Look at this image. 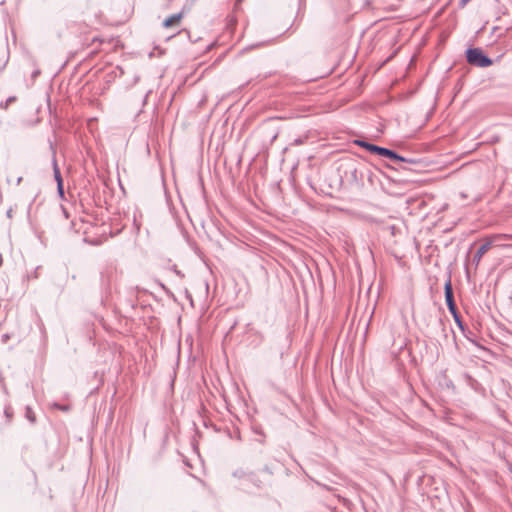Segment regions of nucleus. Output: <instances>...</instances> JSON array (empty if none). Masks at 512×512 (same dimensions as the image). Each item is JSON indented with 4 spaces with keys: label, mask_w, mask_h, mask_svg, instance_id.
I'll return each mask as SVG.
<instances>
[{
    "label": "nucleus",
    "mask_w": 512,
    "mask_h": 512,
    "mask_svg": "<svg viewBox=\"0 0 512 512\" xmlns=\"http://www.w3.org/2000/svg\"><path fill=\"white\" fill-rule=\"evenodd\" d=\"M368 147H369L370 153L377 154L381 157L388 158V159L394 161L398 165V168H401V169L407 168L405 166V164H412L415 162L413 159L404 158L403 156L397 154L395 151L385 148V147H380L375 144H374V146H368Z\"/></svg>",
    "instance_id": "nucleus-1"
},
{
    "label": "nucleus",
    "mask_w": 512,
    "mask_h": 512,
    "mask_svg": "<svg viewBox=\"0 0 512 512\" xmlns=\"http://www.w3.org/2000/svg\"><path fill=\"white\" fill-rule=\"evenodd\" d=\"M466 59L469 64L481 68H486L493 64L492 60L480 48H468L466 50Z\"/></svg>",
    "instance_id": "nucleus-2"
},
{
    "label": "nucleus",
    "mask_w": 512,
    "mask_h": 512,
    "mask_svg": "<svg viewBox=\"0 0 512 512\" xmlns=\"http://www.w3.org/2000/svg\"><path fill=\"white\" fill-rule=\"evenodd\" d=\"M444 293H445V300L448 307L449 312L452 314L456 324L463 329V323L461 320V317L458 313L455 301H454V295H453V289L451 284V279L449 278L445 285H444Z\"/></svg>",
    "instance_id": "nucleus-3"
},
{
    "label": "nucleus",
    "mask_w": 512,
    "mask_h": 512,
    "mask_svg": "<svg viewBox=\"0 0 512 512\" xmlns=\"http://www.w3.org/2000/svg\"><path fill=\"white\" fill-rule=\"evenodd\" d=\"M499 238V236H493L491 238H488L485 243H483L476 253L472 257V264H474L476 267L479 265L482 257L484 254L492 247L493 242L495 239Z\"/></svg>",
    "instance_id": "nucleus-4"
},
{
    "label": "nucleus",
    "mask_w": 512,
    "mask_h": 512,
    "mask_svg": "<svg viewBox=\"0 0 512 512\" xmlns=\"http://www.w3.org/2000/svg\"><path fill=\"white\" fill-rule=\"evenodd\" d=\"M181 18H182V14L181 13L173 14L170 17H168L167 19L164 20L163 25L166 28L172 27L175 24H177L180 21Z\"/></svg>",
    "instance_id": "nucleus-5"
},
{
    "label": "nucleus",
    "mask_w": 512,
    "mask_h": 512,
    "mask_svg": "<svg viewBox=\"0 0 512 512\" xmlns=\"http://www.w3.org/2000/svg\"><path fill=\"white\" fill-rule=\"evenodd\" d=\"M53 172H54V178L57 183H60V181H63L61 173H60V169L57 165V161L55 158L53 159Z\"/></svg>",
    "instance_id": "nucleus-6"
},
{
    "label": "nucleus",
    "mask_w": 512,
    "mask_h": 512,
    "mask_svg": "<svg viewBox=\"0 0 512 512\" xmlns=\"http://www.w3.org/2000/svg\"><path fill=\"white\" fill-rule=\"evenodd\" d=\"M356 143H357L360 147H362V148L366 149L367 151H369V147H368V146H374V144L369 143V142H367V141H363V140H357V141H356Z\"/></svg>",
    "instance_id": "nucleus-7"
},
{
    "label": "nucleus",
    "mask_w": 512,
    "mask_h": 512,
    "mask_svg": "<svg viewBox=\"0 0 512 512\" xmlns=\"http://www.w3.org/2000/svg\"><path fill=\"white\" fill-rule=\"evenodd\" d=\"M26 417L32 422H35V415L30 407L26 408Z\"/></svg>",
    "instance_id": "nucleus-8"
},
{
    "label": "nucleus",
    "mask_w": 512,
    "mask_h": 512,
    "mask_svg": "<svg viewBox=\"0 0 512 512\" xmlns=\"http://www.w3.org/2000/svg\"><path fill=\"white\" fill-rule=\"evenodd\" d=\"M54 407L59 409V410H62V411H68L69 410V407L67 405H61V404H58V403H54Z\"/></svg>",
    "instance_id": "nucleus-9"
},
{
    "label": "nucleus",
    "mask_w": 512,
    "mask_h": 512,
    "mask_svg": "<svg viewBox=\"0 0 512 512\" xmlns=\"http://www.w3.org/2000/svg\"><path fill=\"white\" fill-rule=\"evenodd\" d=\"M38 270H39V267H37L33 272H31L30 274H28V279H31V278H38Z\"/></svg>",
    "instance_id": "nucleus-10"
},
{
    "label": "nucleus",
    "mask_w": 512,
    "mask_h": 512,
    "mask_svg": "<svg viewBox=\"0 0 512 512\" xmlns=\"http://www.w3.org/2000/svg\"><path fill=\"white\" fill-rule=\"evenodd\" d=\"M57 189H58V192L61 196H63L64 194V190H63V181H60V183H57Z\"/></svg>",
    "instance_id": "nucleus-11"
},
{
    "label": "nucleus",
    "mask_w": 512,
    "mask_h": 512,
    "mask_svg": "<svg viewBox=\"0 0 512 512\" xmlns=\"http://www.w3.org/2000/svg\"><path fill=\"white\" fill-rule=\"evenodd\" d=\"M466 378L468 380L469 385L474 388V385L476 384V380H474L471 376L466 375Z\"/></svg>",
    "instance_id": "nucleus-12"
},
{
    "label": "nucleus",
    "mask_w": 512,
    "mask_h": 512,
    "mask_svg": "<svg viewBox=\"0 0 512 512\" xmlns=\"http://www.w3.org/2000/svg\"><path fill=\"white\" fill-rule=\"evenodd\" d=\"M40 75V70L36 69L32 72L31 77L35 80Z\"/></svg>",
    "instance_id": "nucleus-13"
},
{
    "label": "nucleus",
    "mask_w": 512,
    "mask_h": 512,
    "mask_svg": "<svg viewBox=\"0 0 512 512\" xmlns=\"http://www.w3.org/2000/svg\"><path fill=\"white\" fill-rule=\"evenodd\" d=\"M243 0H234V7L235 9H238L240 7V4Z\"/></svg>",
    "instance_id": "nucleus-14"
},
{
    "label": "nucleus",
    "mask_w": 512,
    "mask_h": 512,
    "mask_svg": "<svg viewBox=\"0 0 512 512\" xmlns=\"http://www.w3.org/2000/svg\"><path fill=\"white\" fill-rule=\"evenodd\" d=\"M12 213H13V210L10 208V209L7 211V216H8V218H12Z\"/></svg>",
    "instance_id": "nucleus-15"
},
{
    "label": "nucleus",
    "mask_w": 512,
    "mask_h": 512,
    "mask_svg": "<svg viewBox=\"0 0 512 512\" xmlns=\"http://www.w3.org/2000/svg\"><path fill=\"white\" fill-rule=\"evenodd\" d=\"M23 178L20 176L16 180V184L19 185L22 182Z\"/></svg>",
    "instance_id": "nucleus-16"
},
{
    "label": "nucleus",
    "mask_w": 512,
    "mask_h": 512,
    "mask_svg": "<svg viewBox=\"0 0 512 512\" xmlns=\"http://www.w3.org/2000/svg\"><path fill=\"white\" fill-rule=\"evenodd\" d=\"M301 143H302V140H301V139H296V140H295V144L300 145Z\"/></svg>",
    "instance_id": "nucleus-17"
},
{
    "label": "nucleus",
    "mask_w": 512,
    "mask_h": 512,
    "mask_svg": "<svg viewBox=\"0 0 512 512\" xmlns=\"http://www.w3.org/2000/svg\"><path fill=\"white\" fill-rule=\"evenodd\" d=\"M14 100H15V97H10V98L7 100V103H10V102H12V101H14Z\"/></svg>",
    "instance_id": "nucleus-18"
},
{
    "label": "nucleus",
    "mask_w": 512,
    "mask_h": 512,
    "mask_svg": "<svg viewBox=\"0 0 512 512\" xmlns=\"http://www.w3.org/2000/svg\"><path fill=\"white\" fill-rule=\"evenodd\" d=\"M2 264V256L0 255V265Z\"/></svg>",
    "instance_id": "nucleus-19"
}]
</instances>
